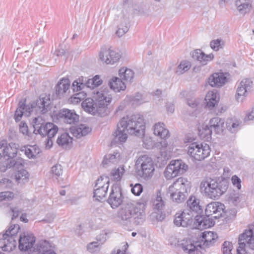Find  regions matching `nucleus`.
I'll return each instance as SVG.
<instances>
[{
	"mask_svg": "<svg viewBox=\"0 0 254 254\" xmlns=\"http://www.w3.org/2000/svg\"><path fill=\"white\" fill-rule=\"evenodd\" d=\"M157 147L160 150L161 155L166 157L170 155L172 148L169 146L165 140H162L157 144Z\"/></svg>",
	"mask_w": 254,
	"mask_h": 254,
	"instance_id": "obj_38",
	"label": "nucleus"
},
{
	"mask_svg": "<svg viewBox=\"0 0 254 254\" xmlns=\"http://www.w3.org/2000/svg\"><path fill=\"white\" fill-rule=\"evenodd\" d=\"M28 178V173L25 169L17 170L15 175V179L18 183H24L25 181H27Z\"/></svg>",
	"mask_w": 254,
	"mask_h": 254,
	"instance_id": "obj_42",
	"label": "nucleus"
},
{
	"mask_svg": "<svg viewBox=\"0 0 254 254\" xmlns=\"http://www.w3.org/2000/svg\"><path fill=\"white\" fill-rule=\"evenodd\" d=\"M224 205L219 202H212L206 207L205 213L207 216H211L214 219L220 218L224 212Z\"/></svg>",
	"mask_w": 254,
	"mask_h": 254,
	"instance_id": "obj_17",
	"label": "nucleus"
},
{
	"mask_svg": "<svg viewBox=\"0 0 254 254\" xmlns=\"http://www.w3.org/2000/svg\"><path fill=\"white\" fill-rule=\"evenodd\" d=\"M34 250L38 252L37 254H57L50 249V244L47 241H40Z\"/></svg>",
	"mask_w": 254,
	"mask_h": 254,
	"instance_id": "obj_30",
	"label": "nucleus"
},
{
	"mask_svg": "<svg viewBox=\"0 0 254 254\" xmlns=\"http://www.w3.org/2000/svg\"><path fill=\"white\" fill-rule=\"evenodd\" d=\"M51 101L49 96L41 95L39 99L28 105L26 110L28 113L35 112L36 114H45L50 109Z\"/></svg>",
	"mask_w": 254,
	"mask_h": 254,
	"instance_id": "obj_11",
	"label": "nucleus"
},
{
	"mask_svg": "<svg viewBox=\"0 0 254 254\" xmlns=\"http://www.w3.org/2000/svg\"><path fill=\"white\" fill-rule=\"evenodd\" d=\"M210 148L206 143L193 142L188 147V154L195 160L201 161L209 155Z\"/></svg>",
	"mask_w": 254,
	"mask_h": 254,
	"instance_id": "obj_10",
	"label": "nucleus"
},
{
	"mask_svg": "<svg viewBox=\"0 0 254 254\" xmlns=\"http://www.w3.org/2000/svg\"><path fill=\"white\" fill-rule=\"evenodd\" d=\"M19 131L23 135L29 136L28 127L26 124L21 122L19 124Z\"/></svg>",
	"mask_w": 254,
	"mask_h": 254,
	"instance_id": "obj_63",
	"label": "nucleus"
},
{
	"mask_svg": "<svg viewBox=\"0 0 254 254\" xmlns=\"http://www.w3.org/2000/svg\"><path fill=\"white\" fill-rule=\"evenodd\" d=\"M0 186L4 188H11L12 186V182L10 179L4 178L0 181Z\"/></svg>",
	"mask_w": 254,
	"mask_h": 254,
	"instance_id": "obj_62",
	"label": "nucleus"
},
{
	"mask_svg": "<svg viewBox=\"0 0 254 254\" xmlns=\"http://www.w3.org/2000/svg\"><path fill=\"white\" fill-rule=\"evenodd\" d=\"M120 153L114 152L113 154L106 155L103 161V165H109L111 164H116L118 163L120 160Z\"/></svg>",
	"mask_w": 254,
	"mask_h": 254,
	"instance_id": "obj_39",
	"label": "nucleus"
},
{
	"mask_svg": "<svg viewBox=\"0 0 254 254\" xmlns=\"http://www.w3.org/2000/svg\"><path fill=\"white\" fill-rule=\"evenodd\" d=\"M19 229L20 227L18 225H11L4 234H7L8 236H11L15 239V235L18 232Z\"/></svg>",
	"mask_w": 254,
	"mask_h": 254,
	"instance_id": "obj_54",
	"label": "nucleus"
},
{
	"mask_svg": "<svg viewBox=\"0 0 254 254\" xmlns=\"http://www.w3.org/2000/svg\"><path fill=\"white\" fill-rule=\"evenodd\" d=\"M181 219V215L179 214L178 212L176 213L174 216V224L177 227H187L185 223L188 221V219L186 218H185V220Z\"/></svg>",
	"mask_w": 254,
	"mask_h": 254,
	"instance_id": "obj_55",
	"label": "nucleus"
},
{
	"mask_svg": "<svg viewBox=\"0 0 254 254\" xmlns=\"http://www.w3.org/2000/svg\"><path fill=\"white\" fill-rule=\"evenodd\" d=\"M108 202L113 208L118 207L122 203L123 196L121 189L118 185L113 186L112 191L108 199Z\"/></svg>",
	"mask_w": 254,
	"mask_h": 254,
	"instance_id": "obj_18",
	"label": "nucleus"
},
{
	"mask_svg": "<svg viewBox=\"0 0 254 254\" xmlns=\"http://www.w3.org/2000/svg\"><path fill=\"white\" fill-rule=\"evenodd\" d=\"M145 122L143 117L140 114H133L123 117L118 124L117 130L114 132L116 141L124 142L127 134L136 136L143 135L145 132Z\"/></svg>",
	"mask_w": 254,
	"mask_h": 254,
	"instance_id": "obj_1",
	"label": "nucleus"
},
{
	"mask_svg": "<svg viewBox=\"0 0 254 254\" xmlns=\"http://www.w3.org/2000/svg\"><path fill=\"white\" fill-rule=\"evenodd\" d=\"M231 181L233 185L236 186L238 189H240L241 188V180L236 175H234L232 177Z\"/></svg>",
	"mask_w": 254,
	"mask_h": 254,
	"instance_id": "obj_64",
	"label": "nucleus"
},
{
	"mask_svg": "<svg viewBox=\"0 0 254 254\" xmlns=\"http://www.w3.org/2000/svg\"><path fill=\"white\" fill-rule=\"evenodd\" d=\"M169 243L171 246H180L183 251L188 254H201V244L199 242L193 243L190 239H184L179 244V241L176 236L169 237Z\"/></svg>",
	"mask_w": 254,
	"mask_h": 254,
	"instance_id": "obj_9",
	"label": "nucleus"
},
{
	"mask_svg": "<svg viewBox=\"0 0 254 254\" xmlns=\"http://www.w3.org/2000/svg\"><path fill=\"white\" fill-rule=\"evenodd\" d=\"M232 244L227 241H225L224 242L223 244V248H222V251L223 253V254H230L231 253L232 251Z\"/></svg>",
	"mask_w": 254,
	"mask_h": 254,
	"instance_id": "obj_61",
	"label": "nucleus"
},
{
	"mask_svg": "<svg viewBox=\"0 0 254 254\" xmlns=\"http://www.w3.org/2000/svg\"><path fill=\"white\" fill-rule=\"evenodd\" d=\"M24 161L22 159H18L16 161L10 160V167H13L14 169L19 170L20 169H24Z\"/></svg>",
	"mask_w": 254,
	"mask_h": 254,
	"instance_id": "obj_52",
	"label": "nucleus"
},
{
	"mask_svg": "<svg viewBox=\"0 0 254 254\" xmlns=\"http://www.w3.org/2000/svg\"><path fill=\"white\" fill-rule=\"evenodd\" d=\"M148 200L147 195H143L136 205L131 202L124 203L118 212L122 222L126 225L131 222L135 225L141 224L145 219V209Z\"/></svg>",
	"mask_w": 254,
	"mask_h": 254,
	"instance_id": "obj_2",
	"label": "nucleus"
},
{
	"mask_svg": "<svg viewBox=\"0 0 254 254\" xmlns=\"http://www.w3.org/2000/svg\"><path fill=\"white\" fill-rule=\"evenodd\" d=\"M190 67V62L187 61H183L178 66L176 72L178 75L182 74L188 71Z\"/></svg>",
	"mask_w": 254,
	"mask_h": 254,
	"instance_id": "obj_47",
	"label": "nucleus"
},
{
	"mask_svg": "<svg viewBox=\"0 0 254 254\" xmlns=\"http://www.w3.org/2000/svg\"><path fill=\"white\" fill-rule=\"evenodd\" d=\"M190 183L183 177L177 179L168 188V193L173 201L177 203L183 202L188 195Z\"/></svg>",
	"mask_w": 254,
	"mask_h": 254,
	"instance_id": "obj_5",
	"label": "nucleus"
},
{
	"mask_svg": "<svg viewBox=\"0 0 254 254\" xmlns=\"http://www.w3.org/2000/svg\"><path fill=\"white\" fill-rule=\"evenodd\" d=\"M71 131L74 136L80 138L88 134L91 131V128L84 125H80L72 128Z\"/></svg>",
	"mask_w": 254,
	"mask_h": 254,
	"instance_id": "obj_31",
	"label": "nucleus"
},
{
	"mask_svg": "<svg viewBox=\"0 0 254 254\" xmlns=\"http://www.w3.org/2000/svg\"><path fill=\"white\" fill-rule=\"evenodd\" d=\"M7 148L8 150L6 151L7 153L5 155V157L12 158L16 157L17 154L18 145L15 143L10 142L7 145Z\"/></svg>",
	"mask_w": 254,
	"mask_h": 254,
	"instance_id": "obj_41",
	"label": "nucleus"
},
{
	"mask_svg": "<svg viewBox=\"0 0 254 254\" xmlns=\"http://www.w3.org/2000/svg\"><path fill=\"white\" fill-rule=\"evenodd\" d=\"M210 127L216 133L219 134L223 132L224 127V121L218 117L213 118L209 122Z\"/></svg>",
	"mask_w": 254,
	"mask_h": 254,
	"instance_id": "obj_28",
	"label": "nucleus"
},
{
	"mask_svg": "<svg viewBox=\"0 0 254 254\" xmlns=\"http://www.w3.org/2000/svg\"><path fill=\"white\" fill-rule=\"evenodd\" d=\"M237 254H248L245 248L254 251V225H250L239 237Z\"/></svg>",
	"mask_w": 254,
	"mask_h": 254,
	"instance_id": "obj_8",
	"label": "nucleus"
},
{
	"mask_svg": "<svg viewBox=\"0 0 254 254\" xmlns=\"http://www.w3.org/2000/svg\"><path fill=\"white\" fill-rule=\"evenodd\" d=\"M108 84L110 88L115 92L124 91L126 89V85L121 78L113 77L109 82Z\"/></svg>",
	"mask_w": 254,
	"mask_h": 254,
	"instance_id": "obj_29",
	"label": "nucleus"
},
{
	"mask_svg": "<svg viewBox=\"0 0 254 254\" xmlns=\"http://www.w3.org/2000/svg\"><path fill=\"white\" fill-rule=\"evenodd\" d=\"M205 100L207 101L206 106L210 109H212L217 103L216 94L212 92L208 93L206 96Z\"/></svg>",
	"mask_w": 254,
	"mask_h": 254,
	"instance_id": "obj_46",
	"label": "nucleus"
},
{
	"mask_svg": "<svg viewBox=\"0 0 254 254\" xmlns=\"http://www.w3.org/2000/svg\"><path fill=\"white\" fill-rule=\"evenodd\" d=\"M253 82L249 78L244 79L241 81L237 89L236 98L238 101H243L248 92L250 91Z\"/></svg>",
	"mask_w": 254,
	"mask_h": 254,
	"instance_id": "obj_19",
	"label": "nucleus"
},
{
	"mask_svg": "<svg viewBox=\"0 0 254 254\" xmlns=\"http://www.w3.org/2000/svg\"><path fill=\"white\" fill-rule=\"evenodd\" d=\"M32 123L34 128V133L43 136H46V134L50 136L56 135L59 130L56 125L52 123H46L41 116L34 118Z\"/></svg>",
	"mask_w": 254,
	"mask_h": 254,
	"instance_id": "obj_7",
	"label": "nucleus"
},
{
	"mask_svg": "<svg viewBox=\"0 0 254 254\" xmlns=\"http://www.w3.org/2000/svg\"><path fill=\"white\" fill-rule=\"evenodd\" d=\"M70 87V81L67 78H63L60 80L56 86V93L57 96L61 98L63 96L64 94L69 89Z\"/></svg>",
	"mask_w": 254,
	"mask_h": 254,
	"instance_id": "obj_27",
	"label": "nucleus"
},
{
	"mask_svg": "<svg viewBox=\"0 0 254 254\" xmlns=\"http://www.w3.org/2000/svg\"><path fill=\"white\" fill-rule=\"evenodd\" d=\"M101 249V245L98 242H93L87 246V250L91 253L99 252Z\"/></svg>",
	"mask_w": 254,
	"mask_h": 254,
	"instance_id": "obj_53",
	"label": "nucleus"
},
{
	"mask_svg": "<svg viewBox=\"0 0 254 254\" xmlns=\"http://www.w3.org/2000/svg\"><path fill=\"white\" fill-rule=\"evenodd\" d=\"M36 238L32 233H23L21 234L18 239L19 249L22 251H27L33 247Z\"/></svg>",
	"mask_w": 254,
	"mask_h": 254,
	"instance_id": "obj_16",
	"label": "nucleus"
},
{
	"mask_svg": "<svg viewBox=\"0 0 254 254\" xmlns=\"http://www.w3.org/2000/svg\"><path fill=\"white\" fill-rule=\"evenodd\" d=\"M51 172L55 176L59 177L63 174L62 166L59 164L54 165L51 170Z\"/></svg>",
	"mask_w": 254,
	"mask_h": 254,
	"instance_id": "obj_59",
	"label": "nucleus"
},
{
	"mask_svg": "<svg viewBox=\"0 0 254 254\" xmlns=\"http://www.w3.org/2000/svg\"><path fill=\"white\" fill-rule=\"evenodd\" d=\"M164 205V201L162 199L161 191L158 190L156 192V198L153 201L154 208L157 210H161Z\"/></svg>",
	"mask_w": 254,
	"mask_h": 254,
	"instance_id": "obj_45",
	"label": "nucleus"
},
{
	"mask_svg": "<svg viewBox=\"0 0 254 254\" xmlns=\"http://www.w3.org/2000/svg\"><path fill=\"white\" fill-rule=\"evenodd\" d=\"M6 140H0V159L2 157H5V155L7 153V152L6 151L8 150Z\"/></svg>",
	"mask_w": 254,
	"mask_h": 254,
	"instance_id": "obj_56",
	"label": "nucleus"
},
{
	"mask_svg": "<svg viewBox=\"0 0 254 254\" xmlns=\"http://www.w3.org/2000/svg\"><path fill=\"white\" fill-rule=\"evenodd\" d=\"M223 45V42L221 39L213 40L211 41L210 43L211 48L216 51H218L220 48H222Z\"/></svg>",
	"mask_w": 254,
	"mask_h": 254,
	"instance_id": "obj_58",
	"label": "nucleus"
},
{
	"mask_svg": "<svg viewBox=\"0 0 254 254\" xmlns=\"http://www.w3.org/2000/svg\"><path fill=\"white\" fill-rule=\"evenodd\" d=\"M200 200L194 196H190L187 201V206L189 209V211H191L192 213L199 214L202 212V208L199 205Z\"/></svg>",
	"mask_w": 254,
	"mask_h": 254,
	"instance_id": "obj_26",
	"label": "nucleus"
},
{
	"mask_svg": "<svg viewBox=\"0 0 254 254\" xmlns=\"http://www.w3.org/2000/svg\"><path fill=\"white\" fill-rule=\"evenodd\" d=\"M135 166L137 174L141 178L148 180L153 175L154 163L152 158L148 155L140 156L136 160Z\"/></svg>",
	"mask_w": 254,
	"mask_h": 254,
	"instance_id": "obj_6",
	"label": "nucleus"
},
{
	"mask_svg": "<svg viewBox=\"0 0 254 254\" xmlns=\"http://www.w3.org/2000/svg\"><path fill=\"white\" fill-rule=\"evenodd\" d=\"M16 246V239L8 236L7 234H3L0 239V249L5 252L12 251Z\"/></svg>",
	"mask_w": 254,
	"mask_h": 254,
	"instance_id": "obj_22",
	"label": "nucleus"
},
{
	"mask_svg": "<svg viewBox=\"0 0 254 254\" xmlns=\"http://www.w3.org/2000/svg\"><path fill=\"white\" fill-rule=\"evenodd\" d=\"M109 186V179L107 177H100L96 181V183L95 186V189H103V187H106V189H108Z\"/></svg>",
	"mask_w": 254,
	"mask_h": 254,
	"instance_id": "obj_50",
	"label": "nucleus"
},
{
	"mask_svg": "<svg viewBox=\"0 0 254 254\" xmlns=\"http://www.w3.org/2000/svg\"><path fill=\"white\" fill-rule=\"evenodd\" d=\"M188 169V166L181 160H172L164 171V176L170 180L184 174Z\"/></svg>",
	"mask_w": 254,
	"mask_h": 254,
	"instance_id": "obj_13",
	"label": "nucleus"
},
{
	"mask_svg": "<svg viewBox=\"0 0 254 254\" xmlns=\"http://www.w3.org/2000/svg\"><path fill=\"white\" fill-rule=\"evenodd\" d=\"M28 105H26L24 102L20 101L18 104V107L17 108L14 115V119L16 122L20 121L22 116L25 115L26 116H29L32 113H28L27 112V107Z\"/></svg>",
	"mask_w": 254,
	"mask_h": 254,
	"instance_id": "obj_32",
	"label": "nucleus"
},
{
	"mask_svg": "<svg viewBox=\"0 0 254 254\" xmlns=\"http://www.w3.org/2000/svg\"><path fill=\"white\" fill-rule=\"evenodd\" d=\"M196 225L198 229H204L213 226L215 224L213 220V217L211 216H195Z\"/></svg>",
	"mask_w": 254,
	"mask_h": 254,
	"instance_id": "obj_25",
	"label": "nucleus"
},
{
	"mask_svg": "<svg viewBox=\"0 0 254 254\" xmlns=\"http://www.w3.org/2000/svg\"><path fill=\"white\" fill-rule=\"evenodd\" d=\"M154 133L162 139H165L169 136V130L165 127L164 124L160 123L155 124Z\"/></svg>",
	"mask_w": 254,
	"mask_h": 254,
	"instance_id": "obj_33",
	"label": "nucleus"
},
{
	"mask_svg": "<svg viewBox=\"0 0 254 254\" xmlns=\"http://www.w3.org/2000/svg\"><path fill=\"white\" fill-rule=\"evenodd\" d=\"M178 213L181 215V218H182V219L185 220V218L188 219V221H186L185 223L187 227L191 224L193 217L195 216L191 211H189L188 210H184L183 211L178 212Z\"/></svg>",
	"mask_w": 254,
	"mask_h": 254,
	"instance_id": "obj_44",
	"label": "nucleus"
},
{
	"mask_svg": "<svg viewBox=\"0 0 254 254\" xmlns=\"http://www.w3.org/2000/svg\"><path fill=\"white\" fill-rule=\"evenodd\" d=\"M218 236L216 233L211 231H205L202 233L201 237H200L201 242H198L202 248L201 250V254H202L204 248L203 246L209 247L212 246L215 242ZM193 243L196 242L192 241Z\"/></svg>",
	"mask_w": 254,
	"mask_h": 254,
	"instance_id": "obj_20",
	"label": "nucleus"
},
{
	"mask_svg": "<svg viewBox=\"0 0 254 254\" xmlns=\"http://www.w3.org/2000/svg\"><path fill=\"white\" fill-rule=\"evenodd\" d=\"M226 125L228 129L232 133L236 132L240 128L239 122L237 120H228Z\"/></svg>",
	"mask_w": 254,
	"mask_h": 254,
	"instance_id": "obj_48",
	"label": "nucleus"
},
{
	"mask_svg": "<svg viewBox=\"0 0 254 254\" xmlns=\"http://www.w3.org/2000/svg\"><path fill=\"white\" fill-rule=\"evenodd\" d=\"M193 59L199 62L202 65H206L208 62H210L214 58L212 54L206 55L200 49H196L191 53Z\"/></svg>",
	"mask_w": 254,
	"mask_h": 254,
	"instance_id": "obj_24",
	"label": "nucleus"
},
{
	"mask_svg": "<svg viewBox=\"0 0 254 254\" xmlns=\"http://www.w3.org/2000/svg\"><path fill=\"white\" fill-rule=\"evenodd\" d=\"M72 138L67 133H63L59 135L57 139V144L63 148L69 147L72 143Z\"/></svg>",
	"mask_w": 254,
	"mask_h": 254,
	"instance_id": "obj_34",
	"label": "nucleus"
},
{
	"mask_svg": "<svg viewBox=\"0 0 254 254\" xmlns=\"http://www.w3.org/2000/svg\"><path fill=\"white\" fill-rule=\"evenodd\" d=\"M14 197V194L13 192L6 191L0 192V201L11 200Z\"/></svg>",
	"mask_w": 254,
	"mask_h": 254,
	"instance_id": "obj_57",
	"label": "nucleus"
},
{
	"mask_svg": "<svg viewBox=\"0 0 254 254\" xmlns=\"http://www.w3.org/2000/svg\"><path fill=\"white\" fill-rule=\"evenodd\" d=\"M108 189L106 187H103V189H94V197L99 201H101L106 196Z\"/></svg>",
	"mask_w": 254,
	"mask_h": 254,
	"instance_id": "obj_51",
	"label": "nucleus"
},
{
	"mask_svg": "<svg viewBox=\"0 0 254 254\" xmlns=\"http://www.w3.org/2000/svg\"><path fill=\"white\" fill-rule=\"evenodd\" d=\"M119 23L116 34L119 37H121L127 33L129 29V16L128 14L123 11V13L119 17L118 20Z\"/></svg>",
	"mask_w": 254,
	"mask_h": 254,
	"instance_id": "obj_21",
	"label": "nucleus"
},
{
	"mask_svg": "<svg viewBox=\"0 0 254 254\" xmlns=\"http://www.w3.org/2000/svg\"><path fill=\"white\" fill-rule=\"evenodd\" d=\"M235 4L238 10L242 14L249 12L251 7V4L248 0H237Z\"/></svg>",
	"mask_w": 254,
	"mask_h": 254,
	"instance_id": "obj_35",
	"label": "nucleus"
},
{
	"mask_svg": "<svg viewBox=\"0 0 254 254\" xmlns=\"http://www.w3.org/2000/svg\"><path fill=\"white\" fill-rule=\"evenodd\" d=\"M227 78L223 72L213 73L208 78V83L210 86L215 87L222 86L227 82Z\"/></svg>",
	"mask_w": 254,
	"mask_h": 254,
	"instance_id": "obj_23",
	"label": "nucleus"
},
{
	"mask_svg": "<svg viewBox=\"0 0 254 254\" xmlns=\"http://www.w3.org/2000/svg\"><path fill=\"white\" fill-rule=\"evenodd\" d=\"M212 131L208 125H203L202 128L199 129L200 136L207 140L211 138Z\"/></svg>",
	"mask_w": 254,
	"mask_h": 254,
	"instance_id": "obj_43",
	"label": "nucleus"
},
{
	"mask_svg": "<svg viewBox=\"0 0 254 254\" xmlns=\"http://www.w3.org/2000/svg\"><path fill=\"white\" fill-rule=\"evenodd\" d=\"M51 101L49 96L41 95L39 99L28 105L26 110L28 113L35 112L36 114H45L50 109Z\"/></svg>",
	"mask_w": 254,
	"mask_h": 254,
	"instance_id": "obj_12",
	"label": "nucleus"
},
{
	"mask_svg": "<svg viewBox=\"0 0 254 254\" xmlns=\"http://www.w3.org/2000/svg\"><path fill=\"white\" fill-rule=\"evenodd\" d=\"M228 188L226 181L217 182L211 178L204 179L200 183V190L207 197L217 199Z\"/></svg>",
	"mask_w": 254,
	"mask_h": 254,
	"instance_id": "obj_4",
	"label": "nucleus"
},
{
	"mask_svg": "<svg viewBox=\"0 0 254 254\" xmlns=\"http://www.w3.org/2000/svg\"><path fill=\"white\" fill-rule=\"evenodd\" d=\"M58 119L68 124H75L79 121V116L74 110L63 109L57 114Z\"/></svg>",
	"mask_w": 254,
	"mask_h": 254,
	"instance_id": "obj_15",
	"label": "nucleus"
},
{
	"mask_svg": "<svg viewBox=\"0 0 254 254\" xmlns=\"http://www.w3.org/2000/svg\"><path fill=\"white\" fill-rule=\"evenodd\" d=\"M95 102L91 98H87L82 103V107L86 112L103 117L108 114L107 106L111 103L112 97L104 92H97Z\"/></svg>",
	"mask_w": 254,
	"mask_h": 254,
	"instance_id": "obj_3",
	"label": "nucleus"
},
{
	"mask_svg": "<svg viewBox=\"0 0 254 254\" xmlns=\"http://www.w3.org/2000/svg\"><path fill=\"white\" fill-rule=\"evenodd\" d=\"M22 151H24L25 154L29 158H34L39 153V149L35 146H24L21 148Z\"/></svg>",
	"mask_w": 254,
	"mask_h": 254,
	"instance_id": "obj_40",
	"label": "nucleus"
},
{
	"mask_svg": "<svg viewBox=\"0 0 254 254\" xmlns=\"http://www.w3.org/2000/svg\"><path fill=\"white\" fill-rule=\"evenodd\" d=\"M91 89H94L95 87L94 85V81L91 79H88L85 84L80 83L77 81H74L72 83L73 90L74 91H78L81 90L84 86Z\"/></svg>",
	"mask_w": 254,
	"mask_h": 254,
	"instance_id": "obj_37",
	"label": "nucleus"
},
{
	"mask_svg": "<svg viewBox=\"0 0 254 254\" xmlns=\"http://www.w3.org/2000/svg\"><path fill=\"white\" fill-rule=\"evenodd\" d=\"M143 187L140 184H136L131 189V191L133 194L138 196L142 192Z\"/></svg>",
	"mask_w": 254,
	"mask_h": 254,
	"instance_id": "obj_60",
	"label": "nucleus"
},
{
	"mask_svg": "<svg viewBox=\"0 0 254 254\" xmlns=\"http://www.w3.org/2000/svg\"><path fill=\"white\" fill-rule=\"evenodd\" d=\"M125 173L124 166H120L117 169L112 170L111 175L113 179L116 181H120Z\"/></svg>",
	"mask_w": 254,
	"mask_h": 254,
	"instance_id": "obj_49",
	"label": "nucleus"
},
{
	"mask_svg": "<svg viewBox=\"0 0 254 254\" xmlns=\"http://www.w3.org/2000/svg\"><path fill=\"white\" fill-rule=\"evenodd\" d=\"M119 74L122 80L127 82H131L134 77V72L131 69L124 67L119 70Z\"/></svg>",
	"mask_w": 254,
	"mask_h": 254,
	"instance_id": "obj_36",
	"label": "nucleus"
},
{
	"mask_svg": "<svg viewBox=\"0 0 254 254\" xmlns=\"http://www.w3.org/2000/svg\"><path fill=\"white\" fill-rule=\"evenodd\" d=\"M99 56L101 61L106 64H111L117 62L121 58L119 53L107 47L102 48Z\"/></svg>",
	"mask_w": 254,
	"mask_h": 254,
	"instance_id": "obj_14",
	"label": "nucleus"
}]
</instances>
